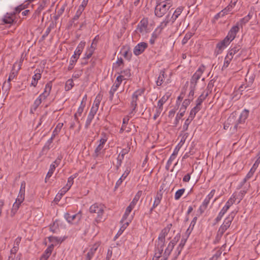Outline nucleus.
<instances>
[{
  "instance_id": "nucleus-1",
  "label": "nucleus",
  "mask_w": 260,
  "mask_h": 260,
  "mask_svg": "<svg viewBox=\"0 0 260 260\" xmlns=\"http://www.w3.org/2000/svg\"><path fill=\"white\" fill-rule=\"evenodd\" d=\"M172 6L171 0H165L162 2L157 0L154 10L155 15L158 17H162Z\"/></svg>"
},
{
  "instance_id": "nucleus-2",
  "label": "nucleus",
  "mask_w": 260,
  "mask_h": 260,
  "mask_svg": "<svg viewBox=\"0 0 260 260\" xmlns=\"http://www.w3.org/2000/svg\"><path fill=\"white\" fill-rule=\"evenodd\" d=\"M236 212H232L224 220L223 223L219 227L216 236V240L219 241L224 232L230 228Z\"/></svg>"
},
{
  "instance_id": "nucleus-3",
  "label": "nucleus",
  "mask_w": 260,
  "mask_h": 260,
  "mask_svg": "<svg viewBox=\"0 0 260 260\" xmlns=\"http://www.w3.org/2000/svg\"><path fill=\"white\" fill-rule=\"evenodd\" d=\"M105 208L104 205L99 203H95L90 206L89 208L90 212L97 214V216L95 217L94 220L96 223L102 222L104 218L103 215L104 213Z\"/></svg>"
},
{
  "instance_id": "nucleus-4",
  "label": "nucleus",
  "mask_w": 260,
  "mask_h": 260,
  "mask_svg": "<svg viewBox=\"0 0 260 260\" xmlns=\"http://www.w3.org/2000/svg\"><path fill=\"white\" fill-rule=\"evenodd\" d=\"M249 111L248 110L244 109L240 113L239 117L236 122L234 129L237 131L244 127L246 120L248 117Z\"/></svg>"
},
{
  "instance_id": "nucleus-5",
  "label": "nucleus",
  "mask_w": 260,
  "mask_h": 260,
  "mask_svg": "<svg viewBox=\"0 0 260 260\" xmlns=\"http://www.w3.org/2000/svg\"><path fill=\"white\" fill-rule=\"evenodd\" d=\"M172 226V224L171 223L168 224L166 227L161 230L156 242L157 243L161 246H165L166 237L169 233Z\"/></svg>"
},
{
  "instance_id": "nucleus-6",
  "label": "nucleus",
  "mask_w": 260,
  "mask_h": 260,
  "mask_svg": "<svg viewBox=\"0 0 260 260\" xmlns=\"http://www.w3.org/2000/svg\"><path fill=\"white\" fill-rule=\"evenodd\" d=\"M205 67L204 65L201 66L197 71L194 73L190 80V85L196 86L198 81L201 78L202 75L204 72Z\"/></svg>"
},
{
  "instance_id": "nucleus-7",
  "label": "nucleus",
  "mask_w": 260,
  "mask_h": 260,
  "mask_svg": "<svg viewBox=\"0 0 260 260\" xmlns=\"http://www.w3.org/2000/svg\"><path fill=\"white\" fill-rule=\"evenodd\" d=\"M136 31L142 35H145L148 32V21L147 19H142L137 25Z\"/></svg>"
},
{
  "instance_id": "nucleus-8",
  "label": "nucleus",
  "mask_w": 260,
  "mask_h": 260,
  "mask_svg": "<svg viewBox=\"0 0 260 260\" xmlns=\"http://www.w3.org/2000/svg\"><path fill=\"white\" fill-rule=\"evenodd\" d=\"M230 43H231L229 42L228 38H225L223 40L217 44L215 53H216V54H221L223 50L225 49Z\"/></svg>"
},
{
  "instance_id": "nucleus-9",
  "label": "nucleus",
  "mask_w": 260,
  "mask_h": 260,
  "mask_svg": "<svg viewBox=\"0 0 260 260\" xmlns=\"http://www.w3.org/2000/svg\"><path fill=\"white\" fill-rule=\"evenodd\" d=\"M64 217L69 223H72L75 220L79 221L81 219L82 215L80 212L73 215H71L69 213H66Z\"/></svg>"
},
{
  "instance_id": "nucleus-10",
  "label": "nucleus",
  "mask_w": 260,
  "mask_h": 260,
  "mask_svg": "<svg viewBox=\"0 0 260 260\" xmlns=\"http://www.w3.org/2000/svg\"><path fill=\"white\" fill-rule=\"evenodd\" d=\"M148 45L146 43L141 42L138 44L134 48L133 52L136 56L142 54L147 48Z\"/></svg>"
},
{
  "instance_id": "nucleus-11",
  "label": "nucleus",
  "mask_w": 260,
  "mask_h": 260,
  "mask_svg": "<svg viewBox=\"0 0 260 260\" xmlns=\"http://www.w3.org/2000/svg\"><path fill=\"white\" fill-rule=\"evenodd\" d=\"M239 27L236 25L233 26L229 30L228 35L225 38H228L230 43H231L235 38L237 34L239 31Z\"/></svg>"
},
{
  "instance_id": "nucleus-12",
  "label": "nucleus",
  "mask_w": 260,
  "mask_h": 260,
  "mask_svg": "<svg viewBox=\"0 0 260 260\" xmlns=\"http://www.w3.org/2000/svg\"><path fill=\"white\" fill-rule=\"evenodd\" d=\"M52 85L51 82H49L46 84L44 92L39 96V98L42 101L45 100L49 95Z\"/></svg>"
},
{
  "instance_id": "nucleus-13",
  "label": "nucleus",
  "mask_w": 260,
  "mask_h": 260,
  "mask_svg": "<svg viewBox=\"0 0 260 260\" xmlns=\"http://www.w3.org/2000/svg\"><path fill=\"white\" fill-rule=\"evenodd\" d=\"M25 182L24 181H22L21 183L20 188L19 190V194L17 196V198L16 200V201L18 203H22L24 200L25 197Z\"/></svg>"
},
{
  "instance_id": "nucleus-14",
  "label": "nucleus",
  "mask_w": 260,
  "mask_h": 260,
  "mask_svg": "<svg viewBox=\"0 0 260 260\" xmlns=\"http://www.w3.org/2000/svg\"><path fill=\"white\" fill-rule=\"evenodd\" d=\"M145 91V88H140L135 91L132 95L131 102L137 103L139 98L142 96Z\"/></svg>"
},
{
  "instance_id": "nucleus-15",
  "label": "nucleus",
  "mask_w": 260,
  "mask_h": 260,
  "mask_svg": "<svg viewBox=\"0 0 260 260\" xmlns=\"http://www.w3.org/2000/svg\"><path fill=\"white\" fill-rule=\"evenodd\" d=\"M54 245L53 244L50 245L45 250L44 252L41 256L40 260H47L52 253L54 249Z\"/></svg>"
},
{
  "instance_id": "nucleus-16",
  "label": "nucleus",
  "mask_w": 260,
  "mask_h": 260,
  "mask_svg": "<svg viewBox=\"0 0 260 260\" xmlns=\"http://www.w3.org/2000/svg\"><path fill=\"white\" fill-rule=\"evenodd\" d=\"M183 9L184 8L183 7L180 6L175 10L171 17L170 18V19L171 21V24H173L175 21V20L178 18V17L182 13Z\"/></svg>"
},
{
  "instance_id": "nucleus-17",
  "label": "nucleus",
  "mask_w": 260,
  "mask_h": 260,
  "mask_svg": "<svg viewBox=\"0 0 260 260\" xmlns=\"http://www.w3.org/2000/svg\"><path fill=\"white\" fill-rule=\"evenodd\" d=\"M131 172V168L128 167H126L124 173L121 176V177L117 180L116 183L115 187H118L122 183L123 181L126 178Z\"/></svg>"
},
{
  "instance_id": "nucleus-18",
  "label": "nucleus",
  "mask_w": 260,
  "mask_h": 260,
  "mask_svg": "<svg viewBox=\"0 0 260 260\" xmlns=\"http://www.w3.org/2000/svg\"><path fill=\"white\" fill-rule=\"evenodd\" d=\"M120 53L125 59L128 60H131L132 53L129 47H123L122 48H121Z\"/></svg>"
},
{
  "instance_id": "nucleus-19",
  "label": "nucleus",
  "mask_w": 260,
  "mask_h": 260,
  "mask_svg": "<svg viewBox=\"0 0 260 260\" xmlns=\"http://www.w3.org/2000/svg\"><path fill=\"white\" fill-rule=\"evenodd\" d=\"M100 245V243L99 242L94 243L87 252L86 257L91 259Z\"/></svg>"
},
{
  "instance_id": "nucleus-20",
  "label": "nucleus",
  "mask_w": 260,
  "mask_h": 260,
  "mask_svg": "<svg viewBox=\"0 0 260 260\" xmlns=\"http://www.w3.org/2000/svg\"><path fill=\"white\" fill-rule=\"evenodd\" d=\"M85 107V106H84V103L80 104V105L78 108L77 112L75 113L74 115V119L77 123H79V120L78 117L81 116Z\"/></svg>"
},
{
  "instance_id": "nucleus-21",
  "label": "nucleus",
  "mask_w": 260,
  "mask_h": 260,
  "mask_svg": "<svg viewBox=\"0 0 260 260\" xmlns=\"http://www.w3.org/2000/svg\"><path fill=\"white\" fill-rule=\"evenodd\" d=\"M133 218V216H131V217H130L128 220L124 221V222L122 221V219L121 220V222L123 224L121 226L120 230L118 231V232L117 233V235H120L123 233V232L125 230V229L126 228V227L128 225L129 223L131 222Z\"/></svg>"
},
{
  "instance_id": "nucleus-22",
  "label": "nucleus",
  "mask_w": 260,
  "mask_h": 260,
  "mask_svg": "<svg viewBox=\"0 0 260 260\" xmlns=\"http://www.w3.org/2000/svg\"><path fill=\"white\" fill-rule=\"evenodd\" d=\"M36 73L32 77V81L31 83V85L34 87L37 86L38 80H40L41 78V74L40 73V70L38 71L36 70Z\"/></svg>"
},
{
  "instance_id": "nucleus-23",
  "label": "nucleus",
  "mask_w": 260,
  "mask_h": 260,
  "mask_svg": "<svg viewBox=\"0 0 260 260\" xmlns=\"http://www.w3.org/2000/svg\"><path fill=\"white\" fill-rule=\"evenodd\" d=\"M251 17L252 15L249 13L247 16L241 19L240 21L237 23L236 25H238L239 27L240 26L242 27L243 25L247 23L250 20Z\"/></svg>"
},
{
  "instance_id": "nucleus-24",
  "label": "nucleus",
  "mask_w": 260,
  "mask_h": 260,
  "mask_svg": "<svg viewBox=\"0 0 260 260\" xmlns=\"http://www.w3.org/2000/svg\"><path fill=\"white\" fill-rule=\"evenodd\" d=\"M15 17V14L14 13H7L3 18V21L6 24H11L12 23Z\"/></svg>"
},
{
  "instance_id": "nucleus-25",
  "label": "nucleus",
  "mask_w": 260,
  "mask_h": 260,
  "mask_svg": "<svg viewBox=\"0 0 260 260\" xmlns=\"http://www.w3.org/2000/svg\"><path fill=\"white\" fill-rule=\"evenodd\" d=\"M85 46V42H84V41L80 42V43L78 44L77 47L76 48L74 54L75 55H77L79 57L81 53H82Z\"/></svg>"
},
{
  "instance_id": "nucleus-26",
  "label": "nucleus",
  "mask_w": 260,
  "mask_h": 260,
  "mask_svg": "<svg viewBox=\"0 0 260 260\" xmlns=\"http://www.w3.org/2000/svg\"><path fill=\"white\" fill-rule=\"evenodd\" d=\"M186 240H187V238H183L181 239L179 245L177 246V247L176 248V252L177 253V256H178L180 254L183 248L184 247V246L185 244Z\"/></svg>"
},
{
  "instance_id": "nucleus-27",
  "label": "nucleus",
  "mask_w": 260,
  "mask_h": 260,
  "mask_svg": "<svg viewBox=\"0 0 260 260\" xmlns=\"http://www.w3.org/2000/svg\"><path fill=\"white\" fill-rule=\"evenodd\" d=\"M165 77L166 74L165 71H161L156 81V83L157 86H161L162 85V84L164 82V80L165 78Z\"/></svg>"
},
{
  "instance_id": "nucleus-28",
  "label": "nucleus",
  "mask_w": 260,
  "mask_h": 260,
  "mask_svg": "<svg viewBox=\"0 0 260 260\" xmlns=\"http://www.w3.org/2000/svg\"><path fill=\"white\" fill-rule=\"evenodd\" d=\"M164 246H161L159 244H156V249L154 256L155 257L160 258L161 256L162 252L164 250Z\"/></svg>"
},
{
  "instance_id": "nucleus-29",
  "label": "nucleus",
  "mask_w": 260,
  "mask_h": 260,
  "mask_svg": "<svg viewBox=\"0 0 260 260\" xmlns=\"http://www.w3.org/2000/svg\"><path fill=\"white\" fill-rule=\"evenodd\" d=\"M134 208L129 205L126 208L124 214L122 218V221L127 220L131 216H129L130 213Z\"/></svg>"
},
{
  "instance_id": "nucleus-30",
  "label": "nucleus",
  "mask_w": 260,
  "mask_h": 260,
  "mask_svg": "<svg viewBox=\"0 0 260 260\" xmlns=\"http://www.w3.org/2000/svg\"><path fill=\"white\" fill-rule=\"evenodd\" d=\"M170 22L171 23V21L170 19L169 15H168L166 17L165 20L160 23V25L158 27V28L162 30L165 28Z\"/></svg>"
},
{
  "instance_id": "nucleus-31",
  "label": "nucleus",
  "mask_w": 260,
  "mask_h": 260,
  "mask_svg": "<svg viewBox=\"0 0 260 260\" xmlns=\"http://www.w3.org/2000/svg\"><path fill=\"white\" fill-rule=\"evenodd\" d=\"M208 95V93L207 92L205 95L202 94L196 100V106L198 107L201 108V105L203 102L205 100Z\"/></svg>"
},
{
  "instance_id": "nucleus-32",
  "label": "nucleus",
  "mask_w": 260,
  "mask_h": 260,
  "mask_svg": "<svg viewBox=\"0 0 260 260\" xmlns=\"http://www.w3.org/2000/svg\"><path fill=\"white\" fill-rule=\"evenodd\" d=\"M137 103H136L135 102L133 103V102L131 101L130 107L131 108V112L129 113V116L130 117H132L137 111Z\"/></svg>"
},
{
  "instance_id": "nucleus-33",
  "label": "nucleus",
  "mask_w": 260,
  "mask_h": 260,
  "mask_svg": "<svg viewBox=\"0 0 260 260\" xmlns=\"http://www.w3.org/2000/svg\"><path fill=\"white\" fill-rule=\"evenodd\" d=\"M237 194L235 193H234L232 196L231 197V198L228 200V201L226 202V204H225V206H228L229 208H230V207L233 205L234 204L235 202H236V200L237 199Z\"/></svg>"
},
{
  "instance_id": "nucleus-34",
  "label": "nucleus",
  "mask_w": 260,
  "mask_h": 260,
  "mask_svg": "<svg viewBox=\"0 0 260 260\" xmlns=\"http://www.w3.org/2000/svg\"><path fill=\"white\" fill-rule=\"evenodd\" d=\"M162 198V194L161 193L157 192L153 202V207H157L160 204Z\"/></svg>"
},
{
  "instance_id": "nucleus-35",
  "label": "nucleus",
  "mask_w": 260,
  "mask_h": 260,
  "mask_svg": "<svg viewBox=\"0 0 260 260\" xmlns=\"http://www.w3.org/2000/svg\"><path fill=\"white\" fill-rule=\"evenodd\" d=\"M42 100L40 99L39 97L35 101L33 105L30 109V112L31 113H34L37 109L38 108L39 105L41 104Z\"/></svg>"
},
{
  "instance_id": "nucleus-36",
  "label": "nucleus",
  "mask_w": 260,
  "mask_h": 260,
  "mask_svg": "<svg viewBox=\"0 0 260 260\" xmlns=\"http://www.w3.org/2000/svg\"><path fill=\"white\" fill-rule=\"evenodd\" d=\"M201 107L197 106L194 107L190 111L188 118L193 120L195 117L196 114L201 110Z\"/></svg>"
},
{
  "instance_id": "nucleus-37",
  "label": "nucleus",
  "mask_w": 260,
  "mask_h": 260,
  "mask_svg": "<svg viewBox=\"0 0 260 260\" xmlns=\"http://www.w3.org/2000/svg\"><path fill=\"white\" fill-rule=\"evenodd\" d=\"M180 112L178 113L176 116L175 119L173 122L174 126H177L179 123V120L184 116V109H183V111H180Z\"/></svg>"
},
{
  "instance_id": "nucleus-38",
  "label": "nucleus",
  "mask_w": 260,
  "mask_h": 260,
  "mask_svg": "<svg viewBox=\"0 0 260 260\" xmlns=\"http://www.w3.org/2000/svg\"><path fill=\"white\" fill-rule=\"evenodd\" d=\"M241 49L240 45H236L232 49H231L227 54H230L231 57H234V55L236 54Z\"/></svg>"
},
{
  "instance_id": "nucleus-39",
  "label": "nucleus",
  "mask_w": 260,
  "mask_h": 260,
  "mask_svg": "<svg viewBox=\"0 0 260 260\" xmlns=\"http://www.w3.org/2000/svg\"><path fill=\"white\" fill-rule=\"evenodd\" d=\"M77 176V174H75L68 178L67 183L66 185V187L70 189L71 186L74 183V179Z\"/></svg>"
},
{
  "instance_id": "nucleus-40",
  "label": "nucleus",
  "mask_w": 260,
  "mask_h": 260,
  "mask_svg": "<svg viewBox=\"0 0 260 260\" xmlns=\"http://www.w3.org/2000/svg\"><path fill=\"white\" fill-rule=\"evenodd\" d=\"M119 85L114 83L113 86L111 87V89L109 91L110 93V99L112 100L113 98L114 94L115 91L117 90L118 88L119 87Z\"/></svg>"
},
{
  "instance_id": "nucleus-41",
  "label": "nucleus",
  "mask_w": 260,
  "mask_h": 260,
  "mask_svg": "<svg viewBox=\"0 0 260 260\" xmlns=\"http://www.w3.org/2000/svg\"><path fill=\"white\" fill-rule=\"evenodd\" d=\"M94 49L95 47L88 48L85 53L84 58L89 59V58H90L93 53Z\"/></svg>"
},
{
  "instance_id": "nucleus-42",
  "label": "nucleus",
  "mask_w": 260,
  "mask_h": 260,
  "mask_svg": "<svg viewBox=\"0 0 260 260\" xmlns=\"http://www.w3.org/2000/svg\"><path fill=\"white\" fill-rule=\"evenodd\" d=\"M11 87V84L10 82L5 81L2 86V90L5 92H8Z\"/></svg>"
},
{
  "instance_id": "nucleus-43",
  "label": "nucleus",
  "mask_w": 260,
  "mask_h": 260,
  "mask_svg": "<svg viewBox=\"0 0 260 260\" xmlns=\"http://www.w3.org/2000/svg\"><path fill=\"white\" fill-rule=\"evenodd\" d=\"M55 168L56 166L55 164H51L50 166V169L49 170V171L48 172V173L47 174L45 179H49V178L51 177V176L53 174Z\"/></svg>"
},
{
  "instance_id": "nucleus-44",
  "label": "nucleus",
  "mask_w": 260,
  "mask_h": 260,
  "mask_svg": "<svg viewBox=\"0 0 260 260\" xmlns=\"http://www.w3.org/2000/svg\"><path fill=\"white\" fill-rule=\"evenodd\" d=\"M185 188H181L178 190L175 193L174 198L176 200H178L185 192Z\"/></svg>"
},
{
  "instance_id": "nucleus-45",
  "label": "nucleus",
  "mask_w": 260,
  "mask_h": 260,
  "mask_svg": "<svg viewBox=\"0 0 260 260\" xmlns=\"http://www.w3.org/2000/svg\"><path fill=\"white\" fill-rule=\"evenodd\" d=\"M74 84L72 79H69L67 81L65 85V89L69 91L74 86Z\"/></svg>"
},
{
  "instance_id": "nucleus-46",
  "label": "nucleus",
  "mask_w": 260,
  "mask_h": 260,
  "mask_svg": "<svg viewBox=\"0 0 260 260\" xmlns=\"http://www.w3.org/2000/svg\"><path fill=\"white\" fill-rule=\"evenodd\" d=\"M103 147L104 146H102L99 144L98 145V146L95 148L94 153L93 154V156L94 158H96L99 156L100 154L101 153V151L103 149Z\"/></svg>"
},
{
  "instance_id": "nucleus-47",
  "label": "nucleus",
  "mask_w": 260,
  "mask_h": 260,
  "mask_svg": "<svg viewBox=\"0 0 260 260\" xmlns=\"http://www.w3.org/2000/svg\"><path fill=\"white\" fill-rule=\"evenodd\" d=\"M102 137L99 140V145H101L102 146L105 145L106 142H107L108 140V137L107 135L105 133H103L102 134Z\"/></svg>"
},
{
  "instance_id": "nucleus-48",
  "label": "nucleus",
  "mask_w": 260,
  "mask_h": 260,
  "mask_svg": "<svg viewBox=\"0 0 260 260\" xmlns=\"http://www.w3.org/2000/svg\"><path fill=\"white\" fill-rule=\"evenodd\" d=\"M192 36L193 33L191 32H187L182 41V44L183 45L185 44L187 42V41L192 37Z\"/></svg>"
},
{
  "instance_id": "nucleus-49",
  "label": "nucleus",
  "mask_w": 260,
  "mask_h": 260,
  "mask_svg": "<svg viewBox=\"0 0 260 260\" xmlns=\"http://www.w3.org/2000/svg\"><path fill=\"white\" fill-rule=\"evenodd\" d=\"M191 101L189 99H185L182 103V106L180 107V111H183V109H184V112L186 109L187 106L190 104Z\"/></svg>"
},
{
  "instance_id": "nucleus-50",
  "label": "nucleus",
  "mask_w": 260,
  "mask_h": 260,
  "mask_svg": "<svg viewBox=\"0 0 260 260\" xmlns=\"http://www.w3.org/2000/svg\"><path fill=\"white\" fill-rule=\"evenodd\" d=\"M232 59L233 57H231L230 54H227L224 59L223 68H227Z\"/></svg>"
},
{
  "instance_id": "nucleus-51",
  "label": "nucleus",
  "mask_w": 260,
  "mask_h": 260,
  "mask_svg": "<svg viewBox=\"0 0 260 260\" xmlns=\"http://www.w3.org/2000/svg\"><path fill=\"white\" fill-rule=\"evenodd\" d=\"M70 189L66 186L62 188L59 191V193L56 196V199H57V197L59 199H61V197L64 194Z\"/></svg>"
},
{
  "instance_id": "nucleus-52",
  "label": "nucleus",
  "mask_w": 260,
  "mask_h": 260,
  "mask_svg": "<svg viewBox=\"0 0 260 260\" xmlns=\"http://www.w3.org/2000/svg\"><path fill=\"white\" fill-rule=\"evenodd\" d=\"M121 76H124L123 79L125 80L127 79L128 78L130 77L131 74V71L129 69H126L125 70H123V71H121Z\"/></svg>"
},
{
  "instance_id": "nucleus-53",
  "label": "nucleus",
  "mask_w": 260,
  "mask_h": 260,
  "mask_svg": "<svg viewBox=\"0 0 260 260\" xmlns=\"http://www.w3.org/2000/svg\"><path fill=\"white\" fill-rule=\"evenodd\" d=\"M195 87L196 86H193V85H190V90L188 95V99H189L190 101H192V100L193 99Z\"/></svg>"
},
{
  "instance_id": "nucleus-54",
  "label": "nucleus",
  "mask_w": 260,
  "mask_h": 260,
  "mask_svg": "<svg viewBox=\"0 0 260 260\" xmlns=\"http://www.w3.org/2000/svg\"><path fill=\"white\" fill-rule=\"evenodd\" d=\"M83 12V11L82 10H81L78 8L77 11L76 12L75 16H74V17L72 19L73 22H74L75 21L79 19V18L81 16V15L82 14Z\"/></svg>"
},
{
  "instance_id": "nucleus-55",
  "label": "nucleus",
  "mask_w": 260,
  "mask_h": 260,
  "mask_svg": "<svg viewBox=\"0 0 260 260\" xmlns=\"http://www.w3.org/2000/svg\"><path fill=\"white\" fill-rule=\"evenodd\" d=\"M21 204V203H18L17 201H15V202L14 203L11 210V212L13 213V214H15V213L17 212Z\"/></svg>"
},
{
  "instance_id": "nucleus-56",
  "label": "nucleus",
  "mask_w": 260,
  "mask_h": 260,
  "mask_svg": "<svg viewBox=\"0 0 260 260\" xmlns=\"http://www.w3.org/2000/svg\"><path fill=\"white\" fill-rule=\"evenodd\" d=\"M174 246H172L171 244L168 245L167 248L166 249L165 252L164 254H166L167 256H170L172 251L173 250Z\"/></svg>"
},
{
  "instance_id": "nucleus-57",
  "label": "nucleus",
  "mask_w": 260,
  "mask_h": 260,
  "mask_svg": "<svg viewBox=\"0 0 260 260\" xmlns=\"http://www.w3.org/2000/svg\"><path fill=\"white\" fill-rule=\"evenodd\" d=\"M101 96H100V94H98L96 96L95 99L94 101V102H93V104L92 106H94V107H97L98 108H99V105H100V102H101Z\"/></svg>"
},
{
  "instance_id": "nucleus-58",
  "label": "nucleus",
  "mask_w": 260,
  "mask_h": 260,
  "mask_svg": "<svg viewBox=\"0 0 260 260\" xmlns=\"http://www.w3.org/2000/svg\"><path fill=\"white\" fill-rule=\"evenodd\" d=\"M192 120L190 118H188L186 119L183 125V131H186L188 129V127L190 123H191Z\"/></svg>"
},
{
  "instance_id": "nucleus-59",
  "label": "nucleus",
  "mask_w": 260,
  "mask_h": 260,
  "mask_svg": "<svg viewBox=\"0 0 260 260\" xmlns=\"http://www.w3.org/2000/svg\"><path fill=\"white\" fill-rule=\"evenodd\" d=\"M180 238V234H178L169 243L170 244H171L172 246H174L178 242L179 239Z\"/></svg>"
},
{
  "instance_id": "nucleus-60",
  "label": "nucleus",
  "mask_w": 260,
  "mask_h": 260,
  "mask_svg": "<svg viewBox=\"0 0 260 260\" xmlns=\"http://www.w3.org/2000/svg\"><path fill=\"white\" fill-rule=\"evenodd\" d=\"M188 136V134L187 133H185L183 134H182L181 138L178 145H180L181 146H182L185 143Z\"/></svg>"
},
{
  "instance_id": "nucleus-61",
  "label": "nucleus",
  "mask_w": 260,
  "mask_h": 260,
  "mask_svg": "<svg viewBox=\"0 0 260 260\" xmlns=\"http://www.w3.org/2000/svg\"><path fill=\"white\" fill-rule=\"evenodd\" d=\"M52 28H53V26H52L51 25H50L47 28V29L45 30V32H44V34H43V35L42 37L43 40L45 39L48 36V35L50 32Z\"/></svg>"
},
{
  "instance_id": "nucleus-62",
  "label": "nucleus",
  "mask_w": 260,
  "mask_h": 260,
  "mask_svg": "<svg viewBox=\"0 0 260 260\" xmlns=\"http://www.w3.org/2000/svg\"><path fill=\"white\" fill-rule=\"evenodd\" d=\"M246 193V191L245 190H241L240 191V192L238 193V195L237 194V199H239V201L238 202V204L240 202V201L243 199L244 196Z\"/></svg>"
},
{
  "instance_id": "nucleus-63",
  "label": "nucleus",
  "mask_w": 260,
  "mask_h": 260,
  "mask_svg": "<svg viewBox=\"0 0 260 260\" xmlns=\"http://www.w3.org/2000/svg\"><path fill=\"white\" fill-rule=\"evenodd\" d=\"M123 65V61L122 58H118L116 62L114 63L113 66L115 68L119 67Z\"/></svg>"
},
{
  "instance_id": "nucleus-64",
  "label": "nucleus",
  "mask_w": 260,
  "mask_h": 260,
  "mask_svg": "<svg viewBox=\"0 0 260 260\" xmlns=\"http://www.w3.org/2000/svg\"><path fill=\"white\" fill-rule=\"evenodd\" d=\"M93 118L94 117L88 115V116H87L86 122H85V128L87 129L89 127Z\"/></svg>"
}]
</instances>
